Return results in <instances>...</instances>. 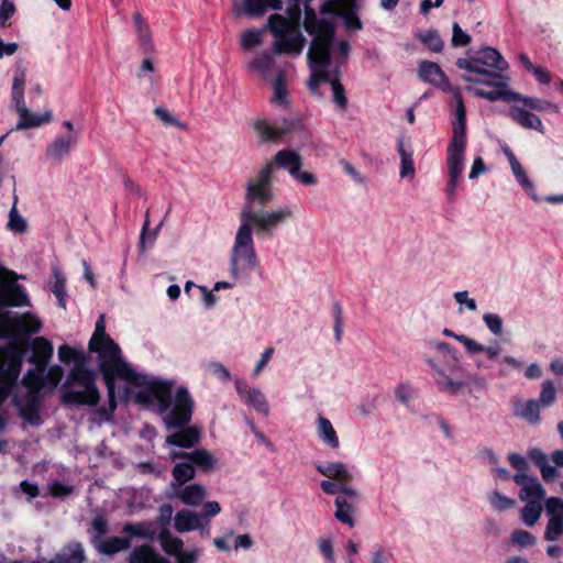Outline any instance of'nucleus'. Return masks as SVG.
<instances>
[{
  "mask_svg": "<svg viewBox=\"0 0 563 563\" xmlns=\"http://www.w3.org/2000/svg\"><path fill=\"white\" fill-rule=\"evenodd\" d=\"M15 5L12 0H2L0 5V24L5 26L7 21L14 14Z\"/></svg>",
  "mask_w": 563,
  "mask_h": 563,
  "instance_id": "338daca9",
  "label": "nucleus"
},
{
  "mask_svg": "<svg viewBox=\"0 0 563 563\" xmlns=\"http://www.w3.org/2000/svg\"><path fill=\"white\" fill-rule=\"evenodd\" d=\"M58 358L65 364H74L62 387L63 402L96 406L100 394L95 384V374L87 367L88 357L85 351L63 344L58 347Z\"/></svg>",
  "mask_w": 563,
  "mask_h": 563,
  "instance_id": "0eeeda50",
  "label": "nucleus"
},
{
  "mask_svg": "<svg viewBox=\"0 0 563 563\" xmlns=\"http://www.w3.org/2000/svg\"><path fill=\"white\" fill-rule=\"evenodd\" d=\"M273 64V55L268 52H263L249 63V69L252 71H256L266 78L269 74Z\"/></svg>",
  "mask_w": 563,
  "mask_h": 563,
  "instance_id": "a19ab883",
  "label": "nucleus"
},
{
  "mask_svg": "<svg viewBox=\"0 0 563 563\" xmlns=\"http://www.w3.org/2000/svg\"><path fill=\"white\" fill-rule=\"evenodd\" d=\"M522 362L514 356L505 355L501 358V367L500 374L505 375L511 369H520L522 367Z\"/></svg>",
  "mask_w": 563,
  "mask_h": 563,
  "instance_id": "774afa93",
  "label": "nucleus"
},
{
  "mask_svg": "<svg viewBox=\"0 0 563 563\" xmlns=\"http://www.w3.org/2000/svg\"><path fill=\"white\" fill-rule=\"evenodd\" d=\"M162 549L169 556L175 558V563H198L201 556L199 548H184V541L174 537L169 531H162L158 536Z\"/></svg>",
  "mask_w": 563,
  "mask_h": 563,
  "instance_id": "2eb2a0df",
  "label": "nucleus"
},
{
  "mask_svg": "<svg viewBox=\"0 0 563 563\" xmlns=\"http://www.w3.org/2000/svg\"><path fill=\"white\" fill-rule=\"evenodd\" d=\"M18 114V121L11 131H23L27 129L40 128L52 121V111L45 110L43 113L32 112L26 103L25 99L15 103H12Z\"/></svg>",
  "mask_w": 563,
  "mask_h": 563,
  "instance_id": "a211bd4d",
  "label": "nucleus"
},
{
  "mask_svg": "<svg viewBox=\"0 0 563 563\" xmlns=\"http://www.w3.org/2000/svg\"><path fill=\"white\" fill-rule=\"evenodd\" d=\"M418 38L432 52L439 53L443 49V41L435 30L422 32L418 35Z\"/></svg>",
  "mask_w": 563,
  "mask_h": 563,
  "instance_id": "de8ad7c7",
  "label": "nucleus"
},
{
  "mask_svg": "<svg viewBox=\"0 0 563 563\" xmlns=\"http://www.w3.org/2000/svg\"><path fill=\"white\" fill-rule=\"evenodd\" d=\"M54 284L52 286V291L56 296L58 303L62 308L66 307V278L64 274L58 269L54 268Z\"/></svg>",
  "mask_w": 563,
  "mask_h": 563,
  "instance_id": "37998d69",
  "label": "nucleus"
},
{
  "mask_svg": "<svg viewBox=\"0 0 563 563\" xmlns=\"http://www.w3.org/2000/svg\"><path fill=\"white\" fill-rule=\"evenodd\" d=\"M18 196L14 195L13 203L9 211L7 229L15 234H24L27 231V221L18 211Z\"/></svg>",
  "mask_w": 563,
  "mask_h": 563,
  "instance_id": "c9c22d12",
  "label": "nucleus"
},
{
  "mask_svg": "<svg viewBox=\"0 0 563 563\" xmlns=\"http://www.w3.org/2000/svg\"><path fill=\"white\" fill-rule=\"evenodd\" d=\"M154 114L168 126H176L179 129H186V124L180 122L177 117H175L172 112L163 107H156L154 109Z\"/></svg>",
  "mask_w": 563,
  "mask_h": 563,
  "instance_id": "603ef678",
  "label": "nucleus"
},
{
  "mask_svg": "<svg viewBox=\"0 0 563 563\" xmlns=\"http://www.w3.org/2000/svg\"><path fill=\"white\" fill-rule=\"evenodd\" d=\"M274 352H275L274 347H267V349H265L263 351V353L261 354L260 360L257 361V363H256V365H255V367H254V369L252 372V376L254 378L260 376L262 371L266 367V365L271 361Z\"/></svg>",
  "mask_w": 563,
  "mask_h": 563,
  "instance_id": "69168bd1",
  "label": "nucleus"
},
{
  "mask_svg": "<svg viewBox=\"0 0 563 563\" xmlns=\"http://www.w3.org/2000/svg\"><path fill=\"white\" fill-rule=\"evenodd\" d=\"M509 117L525 129H532L543 133V124L541 119L534 113L526 110L523 107L514 104L509 110Z\"/></svg>",
  "mask_w": 563,
  "mask_h": 563,
  "instance_id": "5701e85b",
  "label": "nucleus"
},
{
  "mask_svg": "<svg viewBox=\"0 0 563 563\" xmlns=\"http://www.w3.org/2000/svg\"><path fill=\"white\" fill-rule=\"evenodd\" d=\"M273 175V164H266L247 180L244 206H250L253 209V203L264 207L274 200Z\"/></svg>",
  "mask_w": 563,
  "mask_h": 563,
  "instance_id": "ddd939ff",
  "label": "nucleus"
},
{
  "mask_svg": "<svg viewBox=\"0 0 563 563\" xmlns=\"http://www.w3.org/2000/svg\"><path fill=\"white\" fill-rule=\"evenodd\" d=\"M96 549L107 555H112L131 547L130 539L123 537L92 538Z\"/></svg>",
  "mask_w": 563,
  "mask_h": 563,
  "instance_id": "c756f323",
  "label": "nucleus"
},
{
  "mask_svg": "<svg viewBox=\"0 0 563 563\" xmlns=\"http://www.w3.org/2000/svg\"><path fill=\"white\" fill-rule=\"evenodd\" d=\"M512 481L520 486L519 498L521 501L543 500L545 490L536 476H530L528 473H516Z\"/></svg>",
  "mask_w": 563,
  "mask_h": 563,
  "instance_id": "aec40b11",
  "label": "nucleus"
},
{
  "mask_svg": "<svg viewBox=\"0 0 563 563\" xmlns=\"http://www.w3.org/2000/svg\"><path fill=\"white\" fill-rule=\"evenodd\" d=\"M89 351L97 354L99 369L108 388L111 409L114 398L134 400L155 407L167 430H177L166 437V443L179 448H191L200 440V430L187 427L192 415L194 399L186 387H179L172 399L173 382L137 373L122 357L120 346L106 333L104 317L96 322L89 341Z\"/></svg>",
  "mask_w": 563,
  "mask_h": 563,
  "instance_id": "f257e3e1",
  "label": "nucleus"
},
{
  "mask_svg": "<svg viewBox=\"0 0 563 563\" xmlns=\"http://www.w3.org/2000/svg\"><path fill=\"white\" fill-rule=\"evenodd\" d=\"M545 510L549 518H563V499L559 497H550L545 500Z\"/></svg>",
  "mask_w": 563,
  "mask_h": 563,
  "instance_id": "4d7b16f0",
  "label": "nucleus"
},
{
  "mask_svg": "<svg viewBox=\"0 0 563 563\" xmlns=\"http://www.w3.org/2000/svg\"><path fill=\"white\" fill-rule=\"evenodd\" d=\"M456 65L464 70L462 79L468 84L466 90L473 96L488 101L511 96L509 77L503 74L509 65L496 48L483 47L465 58H459Z\"/></svg>",
  "mask_w": 563,
  "mask_h": 563,
  "instance_id": "39448f33",
  "label": "nucleus"
},
{
  "mask_svg": "<svg viewBox=\"0 0 563 563\" xmlns=\"http://www.w3.org/2000/svg\"><path fill=\"white\" fill-rule=\"evenodd\" d=\"M322 14L339 15L344 20V24L350 31L362 29V22L356 15V3L354 0L325 1L320 9Z\"/></svg>",
  "mask_w": 563,
  "mask_h": 563,
  "instance_id": "dca6fc26",
  "label": "nucleus"
},
{
  "mask_svg": "<svg viewBox=\"0 0 563 563\" xmlns=\"http://www.w3.org/2000/svg\"><path fill=\"white\" fill-rule=\"evenodd\" d=\"M79 140L78 133L56 136L46 147L45 157L52 164L59 165L70 154Z\"/></svg>",
  "mask_w": 563,
  "mask_h": 563,
  "instance_id": "6ab92c4d",
  "label": "nucleus"
},
{
  "mask_svg": "<svg viewBox=\"0 0 563 563\" xmlns=\"http://www.w3.org/2000/svg\"><path fill=\"white\" fill-rule=\"evenodd\" d=\"M316 468L321 475L341 484L351 483L354 478L353 473L342 462L317 464Z\"/></svg>",
  "mask_w": 563,
  "mask_h": 563,
  "instance_id": "b1692460",
  "label": "nucleus"
},
{
  "mask_svg": "<svg viewBox=\"0 0 563 563\" xmlns=\"http://www.w3.org/2000/svg\"><path fill=\"white\" fill-rule=\"evenodd\" d=\"M454 299L459 305L464 306L468 311L474 312L477 310L476 300L470 297L467 290L454 292Z\"/></svg>",
  "mask_w": 563,
  "mask_h": 563,
  "instance_id": "e2e57ef3",
  "label": "nucleus"
},
{
  "mask_svg": "<svg viewBox=\"0 0 563 563\" xmlns=\"http://www.w3.org/2000/svg\"><path fill=\"white\" fill-rule=\"evenodd\" d=\"M542 501L529 500L526 501L525 507L521 510V519L527 527H533L542 515Z\"/></svg>",
  "mask_w": 563,
  "mask_h": 563,
  "instance_id": "ea45409f",
  "label": "nucleus"
},
{
  "mask_svg": "<svg viewBox=\"0 0 563 563\" xmlns=\"http://www.w3.org/2000/svg\"><path fill=\"white\" fill-rule=\"evenodd\" d=\"M133 22L135 24L136 34L141 45L144 47H150L152 41L151 31L139 12L133 14Z\"/></svg>",
  "mask_w": 563,
  "mask_h": 563,
  "instance_id": "a18cd8bd",
  "label": "nucleus"
},
{
  "mask_svg": "<svg viewBox=\"0 0 563 563\" xmlns=\"http://www.w3.org/2000/svg\"><path fill=\"white\" fill-rule=\"evenodd\" d=\"M483 321L485 325L488 328V330L495 335V336H501L503 335V319L497 313H485L483 316Z\"/></svg>",
  "mask_w": 563,
  "mask_h": 563,
  "instance_id": "864d4df0",
  "label": "nucleus"
},
{
  "mask_svg": "<svg viewBox=\"0 0 563 563\" xmlns=\"http://www.w3.org/2000/svg\"><path fill=\"white\" fill-rule=\"evenodd\" d=\"M514 415L525 419L530 424H537L541 419L539 402L534 399L517 400L514 404Z\"/></svg>",
  "mask_w": 563,
  "mask_h": 563,
  "instance_id": "7c9ffc66",
  "label": "nucleus"
},
{
  "mask_svg": "<svg viewBox=\"0 0 563 563\" xmlns=\"http://www.w3.org/2000/svg\"><path fill=\"white\" fill-rule=\"evenodd\" d=\"M47 488L54 497H65L73 493V486L57 481L49 483Z\"/></svg>",
  "mask_w": 563,
  "mask_h": 563,
  "instance_id": "680f3d73",
  "label": "nucleus"
},
{
  "mask_svg": "<svg viewBox=\"0 0 563 563\" xmlns=\"http://www.w3.org/2000/svg\"><path fill=\"white\" fill-rule=\"evenodd\" d=\"M26 82V70L22 66H16L12 78L11 101L12 103L24 100V89Z\"/></svg>",
  "mask_w": 563,
  "mask_h": 563,
  "instance_id": "58836bf2",
  "label": "nucleus"
},
{
  "mask_svg": "<svg viewBox=\"0 0 563 563\" xmlns=\"http://www.w3.org/2000/svg\"><path fill=\"white\" fill-rule=\"evenodd\" d=\"M531 461L539 467L542 478L550 483L560 477V472L548 461L547 454L539 448H532L528 452Z\"/></svg>",
  "mask_w": 563,
  "mask_h": 563,
  "instance_id": "c85d7f7f",
  "label": "nucleus"
},
{
  "mask_svg": "<svg viewBox=\"0 0 563 563\" xmlns=\"http://www.w3.org/2000/svg\"><path fill=\"white\" fill-rule=\"evenodd\" d=\"M282 0H244L243 3L234 2L233 12L235 15L246 14L250 16H260L267 10H279Z\"/></svg>",
  "mask_w": 563,
  "mask_h": 563,
  "instance_id": "412c9836",
  "label": "nucleus"
},
{
  "mask_svg": "<svg viewBox=\"0 0 563 563\" xmlns=\"http://www.w3.org/2000/svg\"><path fill=\"white\" fill-rule=\"evenodd\" d=\"M335 507H336V510H335V518L336 520H339L340 522L342 523H345L350 527H354V518H353V512H354V507H353V503L349 501L345 497L343 496H338L335 498Z\"/></svg>",
  "mask_w": 563,
  "mask_h": 563,
  "instance_id": "e433bc0d",
  "label": "nucleus"
},
{
  "mask_svg": "<svg viewBox=\"0 0 563 563\" xmlns=\"http://www.w3.org/2000/svg\"><path fill=\"white\" fill-rule=\"evenodd\" d=\"M299 12H294L289 18L282 14H272L267 24L261 30H245L241 34L242 49L251 51L263 43L264 33L269 30L275 37L273 48L276 54L299 56L306 45V37L298 29Z\"/></svg>",
  "mask_w": 563,
  "mask_h": 563,
  "instance_id": "6e6552de",
  "label": "nucleus"
},
{
  "mask_svg": "<svg viewBox=\"0 0 563 563\" xmlns=\"http://www.w3.org/2000/svg\"><path fill=\"white\" fill-rule=\"evenodd\" d=\"M466 150V115L455 118L453 133L448 146V173L446 195L450 200L454 199L457 185L464 169V156Z\"/></svg>",
  "mask_w": 563,
  "mask_h": 563,
  "instance_id": "9d476101",
  "label": "nucleus"
},
{
  "mask_svg": "<svg viewBox=\"0 0 563 563\" xmlns=\"http://www.w3.org/2000/svg\"><path fill=\"white\" fill-rule=\"evenodd\" d=\"M291 217L292 211L289 207L254 210L250 206H243L240 213V224L229 254L230 274L234 279L244 277L260 267L253 232L271 234Z\"/></svg>",
  "mask_w": 563,
  "mask_h": 563,
  "instance_id": "7ed1b4c3",
  "label": "nucleus"
},
{
  "mask_svg": "<svg viewBox=\"0 0 563 563\" xmlns=\"http://www.w3.org/2000/svg\"><path fill=\"white\" fill-rule=\"evenodd\" d=\"M234 386L243 404L264 417L269 416L271 410L268 400L260 387L247 385L239 378L234 380Z\"/></svg>",
  "mask_w": 563,
  "mask_h": 563,
  "instance_id": "f3484780",
  "label": "nucleus"
},
{
  "mask_svg": "<svg viewBox=\"0 0 563 563\" xmlns=\"http://www.w3.org/2000/svg\"><path fill=\"white\" fill-rule=\"evenodd\" d=\"M55 556L58 563H82L85 561V551L81 543L74 542Z\"/></svg>",
  "mask_w": 563,
  "mask_h": 563,
  "instance_id": "4c0bfd02",
  "label": "nucleus"
},
{
  "mask_svg": "<svg viewBox=\"0 0 563 563\" xmlns=\"http://www.w3.org/2000/svg\"><path fill=\"white\" fill-rule=\"evenodd\" d=\"M22 367V353L16 346L0 349V406L8 398L13 386L15 388Z\"/></svg>",
  "mask_w": 563,
  "mask_h": 563,
  "instance_id": "f8f14e48",
  "label": "nucleus"
},
{
  "mask_svg": "<svg viewBox=\"0 0 563 563\" xmlns=\"http://www.w3.org/2000/svg\"><path fill=\"white\" fill-rule=\"evenodd\" d=\"M556 388L551 379L543 380L541 385V391L539 401L542 406L550 407L555 402Z\"/></svg>",
  "mask_w": 563,
  "mask_h": 563,
  "instance_id": "3c124183",
  "label": "nucleus"
},
{
  "mask_svg": "<svg viewBox=\"0 0 563 563\" xmlns=\"http://www.w3.org/2000/svg\"><path fill=\"white\" fill-rule=\"evenodd\" d=\"M305 30L312 35L307 53L311 76L308 81L309 89L317 93L321 82H330L334 102L345 109L347 99L343 86L338 80L340 68L345 63L351 46L347 41L333 43L334 25L328 18H318L314 10L308 4L305 7Z\"/></svg>",
  "mask_w": 563,
  "mask_h": 563,
  "instance_id": "f03ea898",
  "label": "nucleus"
},
{
  "mask_svg": "<svg viewBox=\"0 0 563 563\" xmlns=\"http://www.w3.org/2000/svg\"><path fill=\"white\" fill-rule=\"evenodd\" d=\"M319 551L322 553L328 563H334L333 541L331 537H322L318 540Z\"/></svg>",
  "mask_w": 563,
  "mask_h": 563,
  "instance_id": "13d9d810",
  "label": "nucleus"
},
{
  "mask_svg": "<svg viewBox=\"0 0 563 563\" xmlns=\"http://www.w3.org/2000/svg\"><path fill=\"white\" fill-rule=\"evenodd\" d=\"M394 395L400 404L409 406V404L416 397L417 393L411 383L404 382L395 387Z\"/></svg>",
  "mask_w": 563,
  "mask_h": 563,
  "instance_id": "49530a36",
  "label": "nucleus"
},
{
  "mask_svg": "<svg viewBox=\"0 0 563 563\" xmlns=\"http://www.w3.org/2000/svg\"><path fill=\"white\" fill-rule=\"evenodd\" d=\"M316 432L318 439L328 448L336 450L340 446L339 437L333 428L332 422L323 417L318 416L316 421Z\"/></svg>",
  "mask_w": 563,
  "mask_h": 563,
  "instance_id": "bb28decb",
  "label": "nucleus"
},
{
  "mask_svg": "<svg viewBox=\"0 0 563 563\" xmlns=\"http://www.w3.org/2000/svg\"><path fill=\"white\" fill-rule=\"evenodd\" d=\"M208 371L211 375H213L216 378H218L221 382L231 380V373L222 363H219V362L209 363Z\"/></svg>",
  "mask_w": 563,
  "mask_h": 563,
  "instance_id": "052dcab7",
  "label": "nucleus"
},
{
  "mask_svg": "<svg viewBox=\"0 0 563 563\" xmlns=\"http://www.w3.org/2000/svg\"><path fill=\"white\" fill-rule=\"evenodd\" d=\"M510 95L506 99H501L505 102H522L523 107L529 108L531 110L537 111H558V106L551 101L539 99V98H532V97H526L518 92H515L510 89Z\"/></svg>",
  "mask_w": 563,
  "mask_h": 563,
  "instance_id": "473e14b6",
  "label": "nucleus"
},
{
  "mask_svg": "<svg viewBox=\"0 0 563 563\" xmlns=\"http://www.w3.org/2000/svg\"><path fill=\"white\" fill-rule=\"evenodd\" d=\"M176 497L185 505L197 507L207 496L206 488L199 484L180 486L174 489Z\"/></svg>",
  "mask_w": 563,
  "mask_h": 563,
  "instance_id": "a878e982",
  "label": "nucleus"
},
{
  "mask_svg": "<svg viewBox=\"0 0 563 563\" xmlns=\"http://www.w3.org/2000/svg\"><path fill=\"white\" fill-rule=\"evenodd\" d=\"M426 343L430 350L439 354L438 356L427 358L438 388L451 395L457 394L465 384L462 380L453 379L448 374L460 368L457 351L450 344L437 339H429Z\"/></svg>",
  "mask_w": 563,
  "mask_h": 563,
  "instance_id": "1a4fd4ad",
  "label": "nucleus"
},
{
  "mask_svg": "<svg viewBox=\"0 0 563 563\" xmlns=\"http://www.w3.org/2000/svg\"><path fill=\"white\" fill-rule=\"evenodd\" d=\"M512 544L520 549H530L537 544V538L523 529H516L510 534Z\"/></svg>",
  "mask_w": 563,
  "mask_h": 563,
  "instance_id": "c03bdc74",
  "label": "nucleus"
},
{
  "mask_svg": "<svg viewBox=\"0 0 563 563\" xmlns=\"http://www.w3.org/2000/svg\"><path fill=\"white\" fill-rule=\"evenodd\" d=\"M455 340L459 341L460 343H462L464 345V347L466 349V351L471 354H477V353H482L484 351L483 344L478 343L477 341H475L464 334L455 335Z\"/></svg>",
  "mask_w": 563,
  "mask_h": 563,
  "instance_id": "0e129e2a",
  "label": "nucleus"
},
{
  "mask_svg": "<svg viewBox=\"0 0 563 563\" xmlns=\"http://www.w3.org/2000/svg\"><path fill=\"white\" fill-rule=\"evenodd\" d=\"M173 477L174 482L172 483V488L176 489L185 485L187 482L191 481L196 471L191 462H179L173 468Z\"/></svg>",
  "mask_w": 563,
  "mask_h": 563,
  "instance_id": "f704fd0d",
  "label": "nucleus"
},
{
  "mask_svg": "<svg viewBox=\"0 0 563 563\" xmlns=\"http://www.w3.org/2000/svg\"><path fill=\"white\" fill-rule=\"evenodd\" d=\"M15 273L0 268V309L3 306H29L23 288L16 283ZM42 327L38 318L31 312L2 313L0 311V338H11L36 333Z\"/></svg>",
  "mask_w": 563,
  "mask_h": 563,
  "instance_id": "423d86ee",
  "label": "nucleus"
},
{
  "mask_svg": "<svg viewBox=\"0 0 563 563\" xmlns=\"http://www.w3.org/2000/svg\"><path fill=\"white\" fill-rule=\"evenodd\" d=\"M287 90L285 85V79L282 74H279L274 80V97L273 100L278 104H286Z\"/></svg>",
  "mask_w": 563,
  "mask_h": 563,
  "instance_id": "6e6d98bb",
  "label": "nucleus"
},
{
  "mask_svg": "<svg viewBox=\"0 0 563 563\" xmlns=\"http://www.w3.org/2000/svg\"><path fill=\"white\" fill-rule=\"evenodd\" d=\"M174 527L180 533L198 530L201 527V517L188 509L179 510L174 516Z\"/></svg>",
  "mask_w": 563,
  "mask_h": 563,
  "instance_id": "2f4dec72",
  "label": "nucleus"
},
{
  "mask_svg": "<svg viewBox=\"0 0 563 563\" xmlns=\"http://www.w3.org/2000/svg\"><path fill=\"white\" fill-rule=\"evenodd\" d=\"M488 501L496 511H505L516 505L515 499L505 496L498 490L488 495Z\"/></svg>",
  "mask_w": 563,
  "mask_h": 563,
  "instance_id": "09e8293b",
  "label": "nucleus"
},
{
  "mask_svg": "<svg viewBox=\"0 0 563 563\" xmlns=\"http://www.w3.org/2000/svg\"><path fill=\"white\" fill-rule=\"evenodd\" d=\"M393 552L389 548L380 544L374 545L371 552V563H391Z\"/></svg>",
  "mask_w": 563,
  "mask_h": 563,
  "instance_id": "5fc2aeb1",
  "label": "nucleus"
},
{
  "mask_svg": "<svg viewBox=\"0 0 563 563\" xmlns=\"http://www.w3.org/2000/svg\"><path fill=\"white\" fill-rule=\"evenodd\" d=\"M172 460L187 457L192 465L201 467L203 471H211L217 464V459L205 449H198L191 453L183 454L176 451L169 453Z\"/></svg>",
  "mask_w": 563,
  "mask_h": 563,
  "instance_id": "cd10ccee",
  "label": "nucleus"
},
{
  "mask_svg": "<svg viewBox=\"0 0 563 563\" xmlns=\"http://www.w3.org/2000/svg\"><path fill=\"white\" fill-rule=\"evenodd\" d=\"M471 43V36L465 33L459 23L452 25V45L454 47L466 46Z\"/></svg>",
  "mask_w": 563,
  "mask_h": 563,
  "instance_id": "bf43d9fd",
  "label": "nucleus"
},
{
  "mask_svg": "<svg viewBox=\"0 0 563 563\" xmlns=\"http://www.w3.org/2000/svg\"><path fill=\"white\" fill-rule=\"evenodd\" d=\"M53 351L52 343L45 338L34 339L32 356L29 361L35 367L27 371L13 394V405L16 407L20 417L32 426H37L41 421L38 413L40 391L43 389L53 390L63 377V369L58 365L51 366L45 371L53 356Z\"/></svg>",
  "mask_w": 563,
  "mask_h": 563,
  "instance_id": "20e7f679",
  "label": "nucleus"
},
{
  "mask_svg": "<svg viewBox=\"0 0 563 563\" xmlns=\"http://www.w3.org/2000/svg\"><path fill=\"white\" fill-rule=\"evenodd\" d=\"M397 151L400 157V178L412 180L416 176L413 152L410 144L404 137H399L397 141Z\"/></svg>",
  "mask_w": 563,
  "mask_h": 563,
  "instance_id": "4be33fe9",
  "label": "nucleus"
},
{
  "mask_svg": "<svg viewBox=\"0 0 563 563\" xmlns=\"http://www.w3.org/2000/svg\"><path fill=\"white\" fill-rule=\"evenodd\" d=\"M267 164L275 166L288 172L291 178L303 186H316L318 184L317 176L308 170H302V157L301 155L292 150L278 151L273 161Z\"/></svg>",
  "mask_w": 563,
  "mask_h": 563,
  "instance_id": "4468645a",
  "label": "nucleus"
},
{
  "mask_svg": "<svg viewBox=\"0 0 563 563\" xmlns=\"http://www.w3.org/2000/svg\"><path fill=\"white\" fill-rule=\"evenodd\" d=\"M512 175L516 178L517 183L523 188V190L527 192V195L534 201V202H541L542 199L540 196L537 195L534 186L532 181L528 178L526 170L523 166L520 164V162L517 159L509 164Z\"/></svg>",
  "mask_w": 563,
  "mask_h": 563,
  "instance_id": "72a5a7b5",
  "label": "nucleus"
},
{
  "mask_svg": "<svg viewBox=\"0 0 563 563\" xmlns=\"http://www.w3.org/2000/svg\"><path fill=\"white\" fill-rule=\"evenodd\" d=\"M563 532V518L553 517L549 518V521L545 527L544 539L547 541L553 542L560 539Z\"/></svg>",
  "mask_w": 563,
  "mask_h": 563,
  "instance_id": "8fccbe9b",
  "label": "nucleus"
},
{
  "mask_svg": "<svg viewBox=\"0 0 563 563\" xmlns=\"http://www.w3.org/2000/svg\"><path fill=\"white\" fill-rule=\"evenodd\" d=\"M419 78L434 86L435 88L452 95L455 101V118L466 115L465 106L461 95V90L450 84L448 76L441 67L433 62L423 60L418 68Z\"/></svg>",
  "mask_w": 563,
  "mask_h": 563,
  "instance_id": "9b49d317",
  "label": "nucleus"
},
{
  "mask_svg": "<svg viewBox=\"0 0 563 563\" xmlns=\"http://www.w3.org/2000/svg\"><path fill=\"white\" fill-rule=\"evenodd\" d=\"M253 129L262 142L276 141L290 131L287 123L272 125L265 120L254 121Z\"/></svg>",
  "mask_w": 563,
  "mask_h": 563,
  "instance_id": "393cba45",
  "label": "nucleus"
},
{
  "mask_svg": "<svg viewBox=\"0 0 563 563\" xmlns=\"http://www.w3.org/2000/svg\"><path fill=\"white\" fill-rule=\"evenodd\" d=\"M135 563H169L165 558L157 554L147 545H142L133 550Z\"/></svg>",
  "mask_w": 563,
  "mask_h": 563,
  "instance_id": "79ce46f5",
  "label": "nucleus"
}]
</instances>
